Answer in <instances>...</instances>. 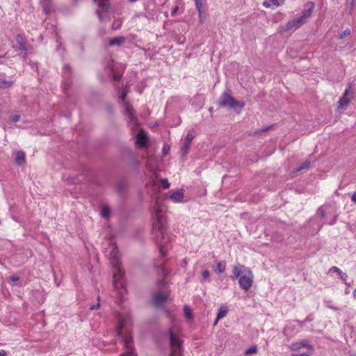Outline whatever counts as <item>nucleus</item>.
<instances>
[{
	"label": "nucleus",
	"instance_id": "1",
	"mask_svg": "<svg viewBox=\"0 0 356 356\" xmlns=\"http://www.w3.org/2000/svg\"><path fill=\"white\" fill-rule=\"evenodd\" d=\"M155 216L156 220L153 222L154 239L159 248V257L163 259L165 257L167 251L165 243L170 241V236L167 233L165 218L160 209H156Z\"/></svg>",
	"mask_w": 356,
	"mask_h": 356
},
{
	"label": "nucleus",
	"instance_id": "2",
	"mask_svg": "<svg viewBox=\"0 0 356 356\" xmlns=\"http://www.w3.org/2000/svg\"><path fill=\"white\" fill-rule=\"evenodd\" d=\"M158 273L161 275L163 278L156 282V285L159 290H164L155 293L153 296V302L155 306L159 307L164 303L168 298L169 293L165 291L168 285L166 277L168 274L167 270L165 268L164 262L156 265Z\"/></svg>",
	"mask_w": 356,
	"mask_h": 356
},
{
	"label": "nucleus",
	"instance_id": "3",
	"mask_svg": "<svg viewBox=\"0 0 356 356\" xmlns=\"http://www.w3.org/2000/svg\"><path fill=\"white\" fill-rule=\"evenodd\" d=\"M234 278L238 280L240 287L244 290H249L253 282V274L250 268L243 265L237 264L233 268Z\"/></svg>",
	"mask_w": 356,
	"mask_h": 356
},
{
	"label": "nucleus",
	"instance_id": "4",
	"mask_svg": "<svg viewBox=\"0 0 356 356\" xmlns=\"http://www.w3.org/2000/svg\"><path fill=\"white\" fill-rule=\"evenodd\" d=\"M218 104L220 107L234 109L237 113H240L245 105V102L234 99L229 90L220 95Z\"/></svg>",
	"mask_w": 356,
	"mask_h": 356
},
{
	"label": "nucleus",
	"instance_id": "5",
	"mask_svg": "<svg viewBox=\"0 0 356 356\" xmlns=\"http://www.w3.org/2000/svg\"><path fill=\"white\" fill-rule=\"evenodd\" d=\"M127 94V92L124 90L120 95L119 99L124 104L125 108L124 113L127 115V118L129 119V121L133 123L134 126H137L138 120L134 113V108L131 104H129L127 102L125 101Z\"/></svg>",
	"mask_w": 356,
	"mask_h": 356
},
{
	"label": "nucleus",
	"instance_id": "6",
	"mask_svg": "<svg viewBox=\"0 0 356 356\" xmlns=\"http://www.w3.org/2000/svg\"><path fill=\"white\" fill-rule=\"evenodd\" d=\"M125 272L123 269L118 268V271H113V286L115 289L125 290V282L124 280Z\"/></svg>",
	"mask_w": 356,
	"mask_h": 356
},
{
	"label": "nucleus",
	"instance_id": "7",
	"mask_svg": "<svg viewBox=\"0 0 356 356\" xmlns=\"http://www.w3.org/2000/svg\"><path fill=\"white\" fill-rule=\"evenodd\" d=\"M304 23L302 18H297L288 22L284 26L279 28V32L283 33L289 31H295L300 28Z\"/></svg>",
	"mask_w": 356,
	"mask_h": 356
},
{
	"label": "nucleus",
	"instance_id": "8",
	"mask_svg": "<svg viewBox=\"0 0 356 356\" xmlns=\"http://www.w3.org/2000/svg\"><path fill=\"white\" fill-rule=\"evenodd\" d=\"M302 348H305L309 350V353H313L314 351V346L307 339H303L297 342L292 343L289 346V348L292 351H298Z\"/></svg>",
	"mask_w": 356,
	"mask_h": 356
},
{
	"label": "nucleus",
	"instance_id": "9",
	"mask_svg": "<svg viewBox=\"0 0 356 356\" xmlns=\"http://www.w3.org/2000/svg\"><path fill=\"white\" fill-rule=\"evenodd\" d=\"M110 255V260L113 267V271H118V268L122 269L121 267L120 255L118 253V248L116 247H113V250Z\"/></svg>",
	"mask_w": 356,
	"mask_h": 356
},
{
	"label": "nucleus",
	"instance_id": "10",
	"mask_svg": "<svg viewBox=\"0 0 356 356\" xmlns=\"http://www.w3.org/2000/svg\"><path fill=\"white\" fill-rule=\"evenodd\" d=\"M136 143L140 148H146L147 147L148 138L147 133L143 129H141L139 133L136 136Z\"/></svg>",
	"mask_w": 356,
	"mask_h": 356
},
{
	"label": "nucleus",
	"instance_id": "11",
	"mask_svg": "<svg viewBox=\"0 0 356 356\" xmlns=\"http://www.w3.org/2000/svg\"><path fill=\"white\" fill-rule=\"evenodd\" d=\"M314 6L315 4L312 1H309L305 4V8L302 10V15L299 17L302 18V21L303 23L305 22V19L309 17L312 15Z\"/></svg>",
	"mask_w": 356,
	"mask_h": 356
},
{
	"label": "nucleus",
	"instance_id": "12",
	"mask_svg": "<svg viewBox=\"0 0 356 356\" xmlns=\"http://www.w3.org/2000/svg\"><path fill=\"white\" fill-rule=\"evenodd\" d=\"M350 92V88L348 89H346L342 97L340 98V99L338 102L339 103V105H338L339 108L342 109V110H346L348 108V106L350 104V100L348 98V96L349 95Z\"/></svg>",
	"mask_w": 356,
	"mask_h": 356
},
{
	"label": "nucleus",
	"instance_id": "13",
	"mask_svg": "<svg viewBox=\"0 0 356 356\" xmlns=\"http://www.w3.org/2000/svg\"><path fill=\"white\" fill-rule=\"evenodd\" d=\"M17 46L15 47L17 51H27L26 40L21 34L16 36Z\"/></svg>",
	"mask_w": 356,
	"mask_h": 356
},
{
	"label": "nucleus",
	"instance_id": "14",
	"mask_svg": "<svg viewBox=\"0 0 356 356\" xmlns=\"http://www.w3.org/2000/svg\"><path fill=\"white\" fill-rule=\"evenodd\" d=\"M170 343L172 348L179 349L181 342L179 339L173 333L172 330H169Z\"/></svg>",
	"mask_w": 356,
	"mask_h": 356
},
{
	"label": "nucleus",
	"instance_id": "15",
	"mask_svg": "<svg viewBox=\"0 0 356 356\" xmlns=\"http://www.w3.org/2000/svg\"><path fill=\"white\" fill-rule=\"evenodd\" d=\"M184 197V190L179 189L174 191L170 196V199L175 203H179L183 201Z\"/></svg>",
	"mask_w": 356,
	"mask_h": 356
},
{
	"label": "nucleus",
	"instance_id": "16",
	"mask_svg": "<svg viewBox=\"0 0 356 356\" xmlns=\"http://www.w3.org/2000/svg\"><path fill=\"white\" fill-rule=\"evenodd\" d=\"M134 343H123L124 352L120 356H135L134 349L133 348Z\"/></svg>",
	"mask_w": 356,
	"mask_h": 356
},
{
	"label": "nucleus",
	"instance_id": "17",
	"mask_svg": "<svg viewBox=\"0 0 356 356\" xmlns=\"http://www.w3.org/2000/svg\"><path fill=\"white\" fill-rule=\"evenodd\" d=\"M40 3L46 15H49L52 8L51 0H40Z\"/></svg>",
	"mask_w": 356,
	"mask_h": 356
},
{
	"label": "nucleus",
	"instance_id": "18",
	"mask_svg": "<svg viewBox=\"0 0 356 356\" xmlns=\"http://www.w3.org/2000/svg\"><path fill=\"white\" fill-rule=\"evenodd\" d=\"M26 155L24 152L22 150H19L17 152L15 161L16 163L19 165H22L25 163Z\"/></svg>",
	"mask_w": 356,
	"mask_h": 356
},
{
	"label": "nucleus",
	"instance_id": "19",
	"mask_svg": "<svg viewBox=\"0 0 356 356\" xmlns=\"http://www.w3.org/2000/svg\"><path fill=\"white\" fill-rule=\"evenodd\" d=\"M195 3V7L198 11L200 21L202 23V14L204 12V8L203 6V3L204 0H194Z\"/></svg>",
	"mask_w": 356,
	"mask_h": 356
},
{
	"label": "nucleus",
	"instance_id": "20",
	"mask_svg": "<svg viewBox=\"0 0 356 356\" xmlns=\"http://www.w3.org/2000/svg\"><path fill=\"white\" fill-rule=\"evenodd\" d=\"M125 42V38L123 36L115 37L110 40L109 44L111 46H121Z\"/></svg>",
	"mask_w": 356,
	"mask_h": 356
},
{
	"label": "nucleus",
	"instance_id": "21",
	"mask_svg": "<svg viewBox=\"0 0 356 356\" xmlns=\"http://www.w3.org/2000/svg\"><path fill=\"white\" fill-rule=\"evenodd\" d=\"M225 269H226L225 261H217L216 266L215 268H213V271L218 274H222L225 271Z\"/></svg>",
	"mask_w": 356,
	"mask_h": 356
},
{
	"label": "nucleus",
	"instance_id": "22",
	"mask_svg": "<svg viewBox=\"0 0 356 356\" xmlns=\"http://www.w3.org/2000/svg\"><path fill=\"white\" fill-rule=\"evenodd\" d=\"M329 272H334L337 273V274L339 275L340 278L343 280L344 282L346 281V279L348 277L347 275L342 272L338 267L337 266H332L330 268Z\"/></svg>",
	"mask_w": 356,
	"mask_h": 356
},
{
	"label": "nucleus",
	"instance_id": "23",
	"mask_svg": "<svg viewBox=\"0 0 356 356\" xmlns=\"http://www.w3.org/2000/svg\"><path fill=\"white\" fill-rule=\"evenodd\" d=\"M108 1L109 0H94L95 2L97 3L98 7L100 8L102 11H107L109 8Z\"/></svg>",
	"mask_w": 356,
	"mask_h": 356
},
{
	"label": "nucleus",
	"instance_id": "24",
	"mask_svg": "<svg viewBox=\"0 0 356 356\" xmlns=\"http://www.w3.org/2000/svg\"><path fill=\"white\" fill-rule=\"evenodd\" d=\"M228 310L225 308L220 307L217 313L216 318L214 322V325H216L218 323V321L225 317L226 314H227Z\"/></svg>",
	"mask_w": 356,
	"mask_h": 356
},
{
	"label": "nucleus",
	"instance_id": "25",
	"mask_svg": "<svg viewBox=\"0 0 356 356\" xmlns=\"http://www.w3.org/2000/svg\"><path fill=\"white\" fill-rule=\"evenodd\" d=\"M13 85V82L10 81H6L0 79V88L1 89H7L12 87Z\"/></svg>",
	"mask_w": 356,
	"mask_h": 356
},
{
	"label": "nucleus",
	"instance_id": "26",
	"mask_svg": "<svg viewBox=\"0 0 356 356\" xmlns=\"http://www.w3.org/2000/svg\"><path fill=\"white\" fill-rule=\"evenodd\" d=\"M264 6L266 8H270V6H279L280 3L278 0H267L263 3Z\"/></svg>",
	"mask_w": 356,
	"mask_h": 356
},
{
	"label": "nucleus",
	"instance_id": "27",
	"mask_svg": "<svg viewBox=\"0 0 356 356\" xmlns=\"http://www.w3.org/2000/svg\"><path fill=\"white\" fill-rule=\"evenodd\" d=\"M311 162L309 160H306L303 163H302L297 169V172H300L302 170H307L310 167Z\"/></svg>",
	"mask_w": 356,
	"mask_h": 356
},
{
	"label": "nucleus",
	"instance_id": "28",
	"mask_svg": "<svg viewBox=\"0 0 356 356\" xmlns=\"http://www.w3.org/2000/svg\"><path fill=\"white\" fill-rule=\"evenodd\" d=\"M111 213V210L108 207H104L101 211V215L104 218H108Z\"/></svg>",
	"mask_w": 356,
	"mask_h": 356
},
{
	"label": "nucleus",
	"instance_id": "29",
	"mask_svg": "<svg viewBox=\"0 0 356 356\" xmlns=\"http://www.w3.org/2000/svg\"><path fill=\"white\" fill-rule=\"evenodd\" d=\"M184 314H185L186 318H188V319L192 318L191 309H190V307L188 306H184Z\"/></svg>",
	"mask_w": 356,
	"mask_h": 356
},
{
	"label": "nucleus",
	"instance_id": "30",
	"mask_svg": "<svg viewBox=\"0 0 356 356\" xmlns=\"http://www.w3.org/2000/svg\"><path fill=\"white\" fill-rule=\"evenodd\" d=\"M190 145H191V143H187V142L184 141V143L181 147V152H182L183 154H186L188 153Z\"/></svg>",
	"mask_w": 356,
	"mask_h": 356
},
{
	"label": "nucleus",
	"instance_id": "31",
	"mask_svg": "<svg viewBox=\"0 0 356 356\" xmlns=\"http://www.w3.org/2000/svg\"><path fill=\"white\" fill-rule=\"evenodd\" d=\"M355 6L354 0H346V7L349 8V13H351Z\"/></svg>",
	"mask_w": 356,
	"mask_h": 356
},
{
	"label": "nucleus",
	"instance_id": "32",
	"mask_svg": "<svg viewBox=\"0 0 356 356\" xmlns=\"http://www.w3.org/2000/svg\"><path fill=\"white\" fill-rule=\"evenodd\" d=\"M210 277V272L209 270H204L202 271V281H207L209 280Z\"/></svg>",
	"mask_w": 356,
	"mask_h": 356
},
{
	"label": "nucleus",
	"instance_id": "33",
	"mask_svg": "<svg viewBox=\"0 0 356 356\" xmlns=\"http://www.w3.org/2000/svg\"><path fill=\"white\" fill-rule=\"evenodd\" d=\"M257 353V346H252L247 349L245 352V355H250V354H254Z\"/></svg>",
	"mask_w": 356,
	"mask_h": 356
},
{
	"label": "nucleus",
	"instance_id": "34",
	"mask_svg": "<svg viewBox=\"0 0 356 356\" xmlns=\"http://www.w3.org/2000/svg\"><path fill=\"white\" fill-rule=\"evenodd\" d=\"M195 136L192 133V131H189L187 134V136L184 140L185 142H187V143H191V141L194 139Z\"/></svg>",
	"mask_w": 356,
	"mask_h": 356
},
{
	"label": "nucleus",
	"instance_id": "35",
	"mask_svg": "<svg viewBox=\"0 0 356 356\" xmlns=\"http://www.w3.org/2000/svg\"><path fill=\"white\" fill-rule=\"evenodd\" d=\"M110 74H111L113 79L115 80V81H118L121 78V75L115 74V72H114L113 69H111L110 70Z\"/></svg>",
	"mask_w": 356,
	"mask_h": 356
},
{
	"label": "nucleus",
	"instance_id": "36",
	"mask_svg": "<svg viewBox=\"0 0 356 356\" xmlns=\"http://www.w3.org/2000/svg\"><path fill=\"white\" fill-rule=\"evenodd\" d=\"M161 186L163 188L167 189L170 187V183L167 179H161Z\"/></svg>",
	"mask_w": 356,
	"mask_h": 356
},
{
	"label": "nucleus",
	"instance_id": "37",
	"mask_svg": "<svg viewBox=\"0 0 356 356\" xmlns=\"http://www.w3.org/2000/svg\"><path fill=\"white\" fill-rule=\"evenodd\" d=\"M350 30L349 29H347L346 30H344L339 35V38H343L346 36H348L350 35Z\"/></svg>",
	"mask_w": 356,
	"mask_h": 356
},
{
	"label": "nucleus",
	"instance_id": "38",
	"mask_svg": "<svg viewBox=\"0 0 356 356\" xmlns=\"http://www.w3.org/2000/svg\"><path fill=\"white\" fill-rule=\"evenodd\" d=\"M10 118L13 122H17L19 120L20 116L19 115H13Z\"/></svg>",
	"mask_w": 356,
	"mask_h": 356
},
{
	"label": "nucleus",
	"instance_id": "39",
	"mask_svg": "<svg viewBox=\"0 0 356 356\" xmlns=\"http://www.w3.org/2000/svg\"><path fill=\"white\" fill-rule=\"evenodd\" d=\"M293 330V327H292V326L291 325H286L284 329V331H283V333L285 334V335H288L289 334V331L291 330L292 331Z\"/></svg>",
	"mask_w": 356,
	"mask_h": 356
},
{
	"label": "nucleus",
	"instance_id": "40",
	"mask_svg": "<svg viewBox=\"0 0 356 356\" xmlns=\"http://www.w3.org/2000/svg\"><path fill=\"white\" fill-rule=\"evenodd\" d=\"M318 214L322 217V218H324L325 216V211L321 208L320 207L318 209Z\"/></svg>",
	"mask_w": 356,
	"mask_h": 356
},
{
	"label": "nucleus",
	"instance_id": "41",
	"mask_svg": "<svg viewBox=\"0 0 356 356\" xmlns=\"http://www.w3.org/2000/svg\"><path fill=\"white\" fill-rule=\"evenodd\" d=\"M96 14L97 15L99 21L102 22L103 20V16L101 13V11L99 10H97Z\"/></svg>",
	"mask_w": 356,
	"mask_h": 356
},
{
	"label": "nucleus",
	"instance_id": "42",
	"mask_svg": "<svg viewBox=\"0 0 356 356\" xmlns=\"http://www.w3.org/2000/svg\"><path fill=\"white\" fill-rule=\"evenodd\" d=\"M19 280V277L17 276L13 275V276L10 277V280L12 282H17Z\"/></svg>",
	"mask_w": 356,
	"mask_h": 356
},
{
	"label": "nucleus",
	"instance_id": "43",
	"mask_svg": "<svg viewBox=\"0 0 356 356\" xmlns=\"http://www.w3.org/2000/svg\"><path fill=\"white\" fill-rule=\"evenodd\" d=\"M312 353H303L296 355H293V356H310Z\"/></svg>",
	"mask_w": 356,
	"mask_h": 356
},
{
	"label": "nucleus",
	"instance_id": "44",
	"mask_svg": "<svg viewBox=\"0 0 356 356\" xmlns=\"http://www.w3.org/2000/svg\"><path fill=\"white\" fill-rule=\"evenodd\" d=\"M170 149V147L165 145L163 148V153L164 155H166L168 153V151Z\"/></svg>",
	"mask_w": 356,
	"mask_h": 356
},
{
	"label": "nucleus",
	"instance_id": "45",
	"mask_svg": "<svg viewBox=\"0 0 356 356\" xmlns=\"http://www.w3.org/2000/svg\"><path fill=\"white\" fill-rule=\"evenodd\" d=\"M99 303H97V304H96V305H91V306H90V309L91 310H94V309H98V308H99Z\"/></svg>",
	"mask_w": 356,
	"mask_h": 356
},
{
	"label": "nucleus",
	"instance_id": "46",
	"mask_svg": "<svg viewBox=\"0 0 356 356\" xmlns=\"http://www.w3.org/2000/svg\"><path fill=\"white\" fill-rule=\"evenodd\" d=\"M351 200L356 204V192H355L351 196Z\"/></svg>",
	"mask_w": 356,
	"mask_h": 356
},
{
	"label": "nucleus",
	"instance_id": "47",
	"mask_svg": "<svg viewBox=\"0 0 356 356\" xmlns=\"http://www.w3.org/2000/svg\"><path fill=\"white\" fill-rule=\"evenodd\" d=\"M178 6H175L172 10V15H174L178 10Z\"/></svg>",
	"mask_w": 356,
	"mask_h": 356
},
{
	"label": "nucleus",
	"instance_id": "48",
	"mask_svg": "<svg viewBox=\"0 0 356 356\" xmlns=\"http://www.w3.org/2000/svg\"><path fill=\"white\" fill-rule=\"evenodd\" d=\"M64 70H65V71H66V72H68V73H69V74H70V73H71V72H70V66H69V65H65V66L64 67Z\"/></svg>",
	"mask_w": 356,
	"mask_h": 356
},
{
	"label": "nucleus",
	"instance_id": "49",
	"mask_svg": "<svg viewBox=\"0 0 356 356\" xmlns=\"http://www.w3.org/2000/svg\"><path fill=\"white\" fill-rule=\"evenodd\" d=\"M0 356H7V353L4 350H0Z\"/></svg>",
	"mask_w": 356,
	"mask_h": 356
},
{
	"label": "nucleus",
	"instance_id": "50",
	"mask_svg": "<svg viewBox=\"0 0 356 356\" xmlns=\"http://www.w3.org/2000/svg\"><path fill=\"white\" fill-rule=\"evenodd\" d=\"M336 222V217L334 218V219L333 220H332L331 222H329L330 225H334V223Z\"/></svg>",
	"mask_w": 356,
	"mask_h": 356
},
{
	"label": "nucleus",
	"instance_id": "51",
	"mask_svg": "<svg viewBox=\"0 0 356 356\" xmlns=\"http://www.w3.org/2000/svg\"><path fill=\"white\" fill-rule=\"evenodd\" d=\"M295 322L298 323L300 325V327L302 326V323L301 321H300L298 320H296Z\"/></svg>",
	"mask_w": 356,
	"mask_h": 356
},
{
	"label": "nucleus",
	"instance_id": "52",
	"mask_svg": "<svg viewBox=\"0 0 356 356\" xmlns=\"http://www.w3.org/2000/svg\"><path fill=\"white\" fill-rule=\"evenodd\" d=\"M353 296L356 299V289L353 291Z\"/></svg>",
	"mask_w": 356,
	"mask_h": 356
},
{
	"label": "nucleus",
	"instance_id": "53",
	"mask_svg": "<svg viewBox=\"0 0 356 356\" xmlns=\"http://www.w3.org/2000/svg\"><path fill=\"white\" fill-rule=\"evenodd\" d=\"M329 303H330V302H327V303H326L327 307H330L331 309H336V308H334V307H333L332 306H329Z\"/></svg>",
	"mask_w": 356,
	"mask_h": 356
},
{
	"label": "nucleus",
	"instance_id": "54",
	"mask_svg": "<svg viewBox=\"0 0 356 356\" xmlns=\"http://www.w3.org/2000/svg\"><path fill=\"white\" fill-rule=\"evenodd\" d=\"M270 127H267L265 129H263V131H268L270 129Z\"/></svg>",
	"mask_w": 356,
	"mask_h": 356
},
{
	"label": "nucleus",
	"instance_id": "55",
	"mask_svg": "<svg viewBox=\"0 0 356 356\" xmlns=\"http://www.w3.org/2000/svg\"><path fill=\"white\" fill-rule=\"evenodd\" d=\"M350 356H356V353H352Z\"/></svg>",
	"mask_w": 356,
	"mask_h": 356
},
{
	"label": "nucleus",
	"instance_id": "56",
	"mask_svg": "<svg viewBox=\"0 0 356 356\" xmlns=\"http://www.w3.org/2000/svg\"><path fill=\"white\" fill-rule=\"evenodd\" d=\"M291 356H293V355Z\"/></svg>",
	"mask_w": 356,
	"mask_h": 356
}]
</instances>
